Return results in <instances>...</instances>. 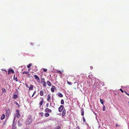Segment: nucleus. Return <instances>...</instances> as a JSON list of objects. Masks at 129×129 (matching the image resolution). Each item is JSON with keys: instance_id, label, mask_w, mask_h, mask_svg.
Here are the masks:
<instances>
[{"instance_id": "nucleus-28", "label": "nucleus", "mask_w": 129, "mask_h": 129, "mask_svg": "<svg viewBox=\"0 0 129 129\" xmlns=\"http://www.w3.org/2000/svg\"><path fill=\"white\" fill-rule=\"evenodd\" d=\"M100 101L101 103L102 104H104V101L103 100L100 99Z\"/></svg>"}, {"instance_id": "nucleus-42", "label": "nucleus", "mask_w": 129, "mask_h": 129, "mask_svg": "<svg viewBox=\"0 0 129 129\" xmlns=\"http://www.w3.org/2000/svg\"><path fill=\"white\" fill-rule=\"evenodd\" d=\"M36 91H34V92L33 93L34 94H35L36 93Z\"/></svg>"}, {"instance_id": "nucleus-18", "label": "nucleus", "mask_w": 129, "mask_h": 129, "mask_svg": "<svg viewBox=\"0 0 129 129\" xmlns=\"http://www.w3.org/2000/svg\"><path fill=\"white\" fill-rule=\"evenodd\" d=\"M17 96L16 94H13V98L14 99H16L17 98Z\"/></svg>"}, {"instance_id": "nucleus-3", "label": "nucleus", "mask_w": 129, "mask_h": 129, "mask_svg": "<svg viewBox=\"0 0 129 129\" xmlns=\"http://www.w3.org/2000/svg\"><path fill=\"white\" fill-rule=\"evenodd\" d=\"M34 77L38 82L39 83L40 82V78L37 75H34Z\"/></svg>"}, {"instance_id": "nucleus-16", "label": "nucleus", "mask_w": 129, "mask_h": 129, "mask_svg": "<svg viewBox=\"0 0 129 129\" xmlns=\"http://www.w3.org/2000/svg\"><path fill=\"white\" fill-rule=\"evenodd\" d=\"M66 113V111L65 110H64L62 112V116H64L65 115Z\"/></svg>"}, {"instance_id": "nucleus-51", "label": "nucleus", "mask_w": 129, "mask_h": 129, "mask_svg": "<svg viewBox=\"0 0 129 129\" xmlns=\"http://www.w3.org/2000/svg\"><path fill=\"white\" fill-rule=\"evenodd\" d=\"M77 83V82H75V83Z\"/></svg>"}, {"instance_id": "nucleus-48", "label": "nucleus", "mask_w": 129, "mask_h": 129, "mask_svg": "<svg viewBox=\"0 0 129 129\" xmlns=\"http://www.w3.org/2000/svg\"><path fill=\"white\" fill-rule=\"evenodd\" d=\"M34 94H33L32 95V96H31V97H33L34 96Z\"/></svg>"}, {"instance_id": "nucleus-7", "label": "nucleus", "mask_w": 129, "mask_h": 129, "mask_svg": "<svg viewBox=\"0 0 129 129\" xmlns=\"http://www.w3.org/2000/svg\"><path fill=\"white\" fill-rule=\"evenodd\" d=\"M63 106L61 105L58 108V110L59 112H61L63 110Z\"/></svg>"}, {"instance_id": "nucleus-47", "label": "nucleus", "mask_w": 129, "mask_h": 129, "mask_svg": "<svg viewBox=\"0 0 129 129\" xmlns=\"http://www.w3.org/2000/svg\"><path fill=\"white\" fill-rule=\"evenodd\" d=\"M31 45H34L33 44V43H31Z\"/></svg>"}, {"instance_id": "nucleus-30", "label": "nucleus", "mask_w": 129, "mask_h": 129, "mask_svg": "<svg viewBox=\"0 0 129 129\" xmlns=\"http://www.w3.org/2000/svg\"><path fill=\"white\" fill-rule=\"evenodd\" d=\"M83 121L85 123V118L84 117H83Z\"/></svg>"}, {"instance_id": "nucleus-14", "label": "nucleus", "mask_w": 129, "mask_h": 129, "mask_svg": "<svg viewBox=\"0 0 129 129\" xmlns=\"http://www.w3.org/2000/svg\"><path fill=\"white\" fill-rule=\"evenodd\" d=\"M46 83L48 86H50L51 85V83L49 81H47Z\"/></svg>"}, {"instance_id": "nucleus-39", "label": "nucleus", "mask_w": 129, "mask_h": 129, "mask_svg": "<svg viewBox=\"0 0 129 129\" xmlns=\"http://www.w3.org/2000/svg\"><path fill=\"white\" fill-rule=\"evenodd\" d=\"M15 104L16 105H17L18 106V107H19V105L18 103L16 102Z\"/></svg>"}, {"instance_id": "nucleus-5", "label": "nucleus", "mask_w": 129, "mask_h": 129, "mask_svg": "<svg viewBox=\"0 0 129 129\" xmlns=\"http://www.w3.org/2000/svg\"><path fill=\"white\" fill-rule=\"evenodd\" d=\"M16 117L18 118L20 117V115L19 113V110H16Z\"/></svg>"}, {"instance_id": "nucleus-26", "label": "nucleus", "mask_w": 129, "mask_h": 129, "mask_svg": "<svg viewBox=\"0 0 129 129\" xmlns=\"http://www.w3.org/2000/svg\"><path fill=\"white\" fill-rule=\"evenodd\" d=\"M2 90L3 92H6V89L4 88H3L2 89Z\"/></svg>"}, {"instance_id": "nucleus-49", "label": "nucleus", "mask_w": 129, "mask_h": 129, "mask_svg": "<svg viewBox=\"0 0 129 129\" xmlns=\"http://www.w3.org/2000/svg\"><path fill=\"white\" fill-rule=\"evenodd\" d=\"M3 70L7 72V71L6 70Z\"/></svg>"}, {"instance_id": "nucleus-2", "label": "nucleus", "mask_w": 129, "mask_h": 129, "mask_svg": "<svg viewBox=\"0 0 129 129\" xmlns=\"http://www.w3.org/2000/svg\"><path fill=\"white\" fill-rule=\"evenodd\" d=\"M41 83H43V85L44 87L46 86V83L45 81V79L44 78H42L41 79Z\"/></svg>"}, {"instance_id": "nucleus-21", "label": "nucleus", "mask_w": 129, "mask_h": 129, "mask_svg": "<svg viewBox=\"0 0 129 129\" xmlns=\"http://www.w3.org/2000/svg\"><path fill=\"white\" fill-rule=\"evenodd\" d=\"M14 80H15L17 82L18 81L17 77L15 76V75L14 77Z\"/></svg>"}, {"instance_id": "nucleus-46", "label": "nucleus", "mask_w": 129, "mask_h": 129, "mask_svg": "<svg viewBox=\"0 0 129 129\" xmlns=\"http://www.w3.org/2000/svg\"><path fill=\"white\" fill-rule=\"evenodd\" d=\"M124 92H125L126 94H127L128 93L125 91H124Z\"/></svg>"}, {"instance_id": "nucleus-45", "label": "nucleus", "mask_w": 129, "mask_h": 129, "mask_svg": "<svg viewBox=\"0 0 129 129\" xmlns=\"http://www.w3.org/2000/svg\"><path fill=\"white\" fill-rule=\"evenodd\" d=\"M124 92H125L126 94H127L128 93L125 91H124Z\"/></svg>"}, {"instance_id": "nucleus-12", "label": "nucleus", "mask_w": 129, "mask_h": 129, "mask_svg": "<svg viewBox=\"0 0 129 129\" xmlns=\"http://www.w3.org/2000/svg\"><path fill=\"white\" fill-rule=\"evenodd\" d=\"M34 87V86L33 85L31 84L30 85V87H29V88H29L28 90H30L33 89Z\"/></svg>"}, {"instance_id": "nucleus-9", "label": "nucleus", "mask_w": 129, "mask_h": 129, "mask_svg": "<svg viewBox=\"0 0 129 129\" xmlns=\"http://www.w3.org/2000/svg\"><path fill=\"white\" fill-rule=\"evenodd\" d=\"M45 111L46 112L51 113V112L52 111L51 109H50L48 108H47L45 109Z\"/></svg>"}, {"instance_id": "nucleus-27", "label": "nucleus", "mask_w": 129, "mask_h": 129, "mask_svg": "<svg viewBox=\"0 0 129 129\" xmlns=\"http://www.w3.org/2000/svg\"><path fill=\"white\" fill-rule=\"evenodd\" d=\"M28 73V72H27L24 71L23 72L22 74H26L27 75Z\"/></svg>"}, {"instance_id": "nucleus-35", "label": "nucleus", "mask_w": 129, "mask_h": 129, "mask_svg": "<svg viewBox=\"0 0 129 129\" xmlns=\"http://www.w3.org/2000/svg\"><path fill=\"white\" fill-rule=\"evenodd\" d=\"M120 90L121 91V92L122 93H123L124 92V91L123 90H122V89L120 88Z\"/></svg>"}, {"instance_id": "nucleus-13", "label": "nucleus", "mask_w": 129, "mask_h": 129, "mask_svg": "<svg viewBox=\"0 0 129 129\" xmlns=\"http://www.w3.org/2000/svg\"><path fill=\"white\" fill-rule=\"evenodd\" d=\"M44 91L43 90H41L40 91V95L41 96H43L44 95Z\"/></svg>"}, {"instance_id": "nucleus-52", "label": "nucleus", "mask_w": 129, "mask_h": 129, "mask_svg": "<svg viewBox=\"0 0 129 129\" xmlns=\"http://www.w3.org/2000/svg\"><path fill=\"white\" fill-rule=\"evenodd\" d=\"M33 94L34 95V94H34V93H33Z\"/></svg>"}, {"instance_id": "nucleus-23", "label": "nucleus", "mask_w": 129, "mask_h": 129, "mask_svg": "<svg viewBox=\"0 0 129 129\" xmlns=\"http://www.w3.org/2000/svg\"><path fill=\"white\" fill-rule=\"evenodd\" d=\"M61 127L60 126H57L56 128H54V129H60Z\"/></svg>"}, {"instance_id": "nucleus-1", "label": "nucleus", "mask_w": 129, "mask_h": 129, "mask_svg": "<svg viewBox=\"0 0 129 129\" xmlns=\"http://www.w3.org/2000/svg\"><path fill=\"white\" fill-rule=\"evenodd\" d=\"M33 121V119L30 116H29L26 120V125H29Z\"/></svg>"}, {"instance_id": "nucleus-41", "label": "nucleus", "mask_w": 129, "mask_h": 129, "mask_svg": "<svg viewBox=\"0 0 129 129\" xmlns=\"http://www.w3.org/2000/svg\"><path fill=\"white\" fill-rule=\"evenodd\" d=\"M49 106V104L48 103H47L46 104V106L47 107H48Z\"/></svg>"}, {"instance_id": "nucleus-10", "label": "nucleus", "mask_w": 129, "mask_h": 129, "mask_svg": "<svg viewBox=\"0 0 129 129\" xmlns=\"http://www.w3.org/2000/svg\"><path fill=\"white\" fill-rule=\"evenodd\" d=\"M55 88H56L55 86H52V88H51V91L53 92H54V89H55Z\"/></svg>"}, {"instance_id": "nucleus-20", "label": "nucleus", "mask_w": 129, "mask_h": 129, "mask_svg": "<svg viewBox=\"0 0 129 129\" xmlns=\"http://www.w3.org/2000/svg\"><path fill=\"white\" fill-rule=\"evenodd\" d=\"M58 96L60 97H63V95L61 93H59L58 94Z\"/></svg>"}, {"instance_id": "nucleus-6", "label": "nucleus", "mask_w": 129, "mask_h": 129, "mask_svg": "<svg viewBox=\"0 0 129 129\" xmlns=\"http://www.w3.org/2000/svg\"><path fill=\"white\" fill-rule=\"evenodd\" d=\"M10 110L9 109H7L6 111V115L7 117L9 116L10 114Z\"/></svg>"}, {"instance_id": "nucleus-11", "label": "nucleus", "mask_w": 129, "mask_h": 129, "mask_svg": "<svg viewBox=\"0 0 129 129\" xmlns=\"http://www.w3.org/2000/svg\"><path fill=\"white\" fill-rule=\"evenodd\" d=\"M11 72H12V73H14V70L12 69H11L8 71V74H10Z\"/></svg>"}, {"instance_id": "nucleus-22", "label": "nucleus", "mask_w": 129, "mask_h": 129, "mask_svg": "<svg viewBox=\"0 0 129 129\" xmlns=\"http://www.w3.org/2000/svg\"><path fill=\"white\" fill-rule=\"evenodd\" d=\"M20 122L19 121L18 122V124L19 126H21L22 125V123H20Z\"/></svg>"}, {"instance_id": "nucleus-29", "label": "nucleus", "mask_w": 129, "mask_h": 129, "mask_svg": "<svg viewBox=\"0 0 129 129\" xmlns=\"http://www.w3.org/2000/svg\"><path fill=\"white\" fill-rule=\"evenodd\" d=\"M43 71L44 72H46L47 71V69L43 68Z\"/></svg>"}, {"instance_id": "nucleus-50", "label": "nucleus", "mask_w": 129, "mask_h": 129, "mask_svg": "<svg viewBox=\"0 0 129 129\" xmlns=\"http://www.w3.org/2000/svg\"><path fill=\"white\" fill-rule=\"evenodd\" d=\"M127 95L128 96H129V94L128 93V94H127Z\"/></svg>"}, {"instance_id": "nucleus-24", "label": "nucleus", "mask_w": 129, "mask_h": 129, "mask_svg": "<svg viewBox=\"0 0 129 129\" xmlns=\"http://www.w3.org/2000/svg\"><path fill=\"white\" fill-rule=\"evenodd\" d=\"M61 104L62 105L64 104V101L62 99L61 101Z\"/></svg>"}, {"instance_id": "nucleus-43", "label": "nucleus", "mask_w": 129, "mask_h": 129, "mask_svg": "<svg viewBox=\"0 0 129 129\" xmlns=\"http://www.w3.org/2000/svg\"><path fill=\"white\" fill-rule=\"evenodd\" d=\"M124 92H125L126 94H127L128 93L125 91H124Z\"/></svg>"}, {"instance_id": "nucleus-15", "label": "nucleus", "mask_w": 129, "mask_h": 129, "mask_svg": "<svg viewBox=\"0 0 129 129\" xmlns=\"http://www.w3.org/2000/svg\"><path fill=\"white\" fill-rule=\"evenodd\" d=\"M5 117V115L4 114H3L1 116V120H3L4 119Z\"/></svg>"}, {"instance_id": "nucleus-19", "label": "nucleus", "mask_w": 129, "mask_h": 129, "mask_svg": "<svg viewBox=\"0 0 129 129\" xmlns=\"http://www.w3.org/2000/svg\"><path fill=\"white\" fill-rule=\"evenodd\" d=\"M45 117H48L49 116V114L48 113H46L45 114Z\"/></svg>"}, {"instance_id": "nucleus-34", "label": "nucleus", "mask_w": 129, "mask_h": 129, "mask_svg": "<svg viewBox=\"0 0 129 129\" xmlns=\"http://www.w3.org/2000/svg\"><path fill=\"white\" fill-rule=\"evenodd\" d=\"M40 114L42 116H43V113L42 112L40 113Z\"/></svg>"}, {"instance_id": "nucleus-31", "label": "nucleus", "mask_w": 129, "mask_h": 129, "mask_svg": "<svg viewBox=\"0 0 129 129\" xmlns=\"http://www.w3.org/2000/svg\"><path fill=\"white\" fill-rule=\"evenodd\" d=\"M67 83L70 85H72V83L69 82L68 81H67Z\"/></svg>"}, {"instance_id": "nucleus-40", "label": "nucleus", "mask_w": 129, "mask_h": 129, "mask_svg": "<svg viewBox=\"0 0 129 129\" xmlns=\"http://www.w3.org/2000/svg\"><path fill=\"white\" fill-rule=\"evenodd\" d=\"M76 129H80V127L79 126H78L76 128Z\"/></svg>"}, {"instance_id": "nucleus-25", "label": "nucleus", "mask_w": 129, "mask_h": 129, "mask_svg": "<svg viewBox=\"0 0 129 129\" xmlns=\"http://www.w3.org/2000/svg\"><path fill=\"white\" fill-rule=\"evenodd\" d=\"M32 65V64L31 63H30L28 65H27V68H29L30 67H31V66Z\"/></svg>"}, {"instance_id": "nucleus-17", "label": "nucleus", "mask_w": 129, "mask_h": 129, "mask_svg": "<svg viewBox=\"0 0 129 129\" xmlns=\"http://www.w3.org/2000/svg\"><path fill=\"white\" fill-rule=\"evenodd\" d=\"M27 76L28 77H29V78H31L33 77V75H31L29 74V73H28Z\"/></svg>"}, {"instance_id": "nucleus-38", "label": "nucleus", "mask_w": 129, "mask_h": 129, "mask_svg": "<svg viewBox=\"0 0 129 129\" xmlns=\"http://www.w3.org/2000/svg\"><path fill=\"white\" fill-rule=\"evenodd\" d=\"M105 106H103V111H104L105 110Z\"/></svg>"}, {"instance_id": "nucleus-37", "label": "nucleus", "mask_w": 129, "mask_h": 129, "mask_svg": "<svg viewBox=\"0 0 129 129\" xmlns=\"http://www.w3.org/2000/svg\"><path fill=\"white\" fill-rule=\"evenodd\" d=\"M81 115L82 116H83L84 115V112L83 110L82 111V112L81 113Z\"/></svg>"}, {"instance_id": "nucleus-44", "label": "nucleus", "mask_w": 129, "mask_h": 129, "mask_svg": "<svg viewBox=\"0 0 129 129\" xmlns=\"http://www.w3.org/2000/svg\"><path fill=\"white\" fill-rule=\"evenodd\" d=\"M124 92H125L126 94H127L128 93L125 91H124Z\"/></svg>"}, {"instance_id": "nucleus-4", "label": "nucleus", "mask_w": 129, "mask_h": 129, "mask_svg": "<svg viewBox=\"0 0 129 129\" xmlns=\"http://www.w3.org/2000/svg\"><path fill=\"white\" fill-rule=\"evenodd\" d=\"M51 94H48L47 96V100L48 101V102H50V105H51V102H50V100L51 99Z\"/></svg>"}, {"instance_id": "nucleus-36", "label": "nucleus", "mask_w": 129, "mask_h": 129, "mask_svg": "<svg viewBox=\"0 0 129 129\" xmlns=\"http://www.w3.org/2000/svg\"><path fill=\"white\" fill-rule=\"evenodd\" d=\"M116 126H119V125L117 123H116L115 125Z\"/></svg>"}, {"instance_id": "nucleus-8", "label": "nucleus", "mask_w": 129, "mask_h": 129, "mask_svg": "<svg viewBox=\"0 0 129 129\" xmlns=\"http://www.w3.org/2000/svg\"><path fill=\"white\" fill-rule=\"evenodd\" d=\"M40 99L41 100V101L39 103V105L40 106H41L43 104V103L44 102V100L43 98H40Z\"/></svg>"}, {"instance_id": "nucleus-33", "label": "nucleus", "mask_w": 129, "mask_h": 129, "mask_svg": "<svg viewBox=\"0 0 129 129\" xmlns=\"http://www.w3.org/2000/svg\"><path fill=\"white\" fill-rule=\"evenodd\" d=\"M25 86H26V87L27 88H29V87L28 86V85L27 84V83H25Z\"/></svg>"}, {"instance_id": "nucleus-32", "label": "nucleus", "mask_w": 129, "mask_h": 129, "mask_svg": "<svg viewBox=\"0 0 129 129\" xmlns=\"http://www.w3.org/2000/svg\"><path fill=\"white\" fill-rule=\"evenodd\" d=\"M57 73H60L61 74H62V73L60 71H57Z\"/></svg>"}]
</instances>
